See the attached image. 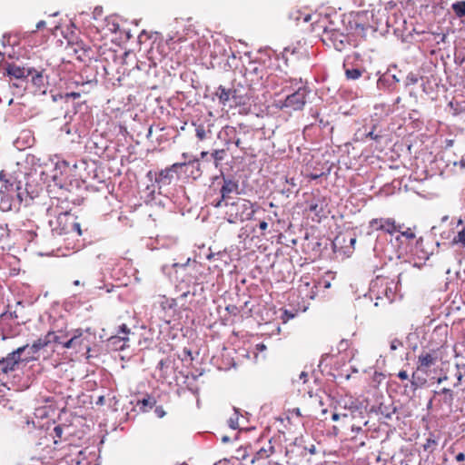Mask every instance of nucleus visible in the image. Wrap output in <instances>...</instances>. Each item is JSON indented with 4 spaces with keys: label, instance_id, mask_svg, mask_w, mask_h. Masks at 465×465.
<instances>
[{
    "label": "nucleus",
    "instance_id": "a878e982",
    "mask_svg": "<svg viewBox=\"0 0 465 465\" xmlns=\"http://www.w3.org/2000/svg\"><path fill=\"white\" fill-rule=\"evenodd\" d=\"M452 9L458 17L465 16V1L454 3L452 5Z\"/></svg>",
    "mask_w": 465,
    "mask_h": 465
},
{
    "label": "nucleus",
    "instance_id": "774afa93",
    "mask_svg": "<svg viewBox=\"0 0 465 465\" xmlns=\"http://www.w3.org/2000/svg\"><path fill=\"white\" fill-rule=\"evenodd\" d=\"M207 155H208V152H203V153H201L202 158H204V157H205V156H207Z\"/></svg>",
    "mask_w": 465,
    "mask_h": 465
},
{
    "label": "nucleus",
    "instance_id": "7c9ffc66",
    "mask_svg": "<svg viewBox=\"0 0 465 465\" xmlns=\"http://www.w3.org/2000/svg\"><path fill=\"white\" fill-rule=\"evenodd\" d=\"M196 137L203 141L206 138V131L203 125L200 124L195 129Z\"/></svg>",
    "mask_w": 465,
    "mask_h": 465
},
{
    "label": "nucleus",
    "instance_id": "864d4df0",
    "mask_svg": "<svg viewBox=\"0 0 465 465\" xmlns=\"http://www.w3.org/2000/svg\"><path fill=\"white\" fill-rule=\"evenodd\" d=\"M339 419H340V414H338V413H333V414H332V416H331V420H332L333 421H337V420H339Z\"/></svg>",
    "mask_w": 465,
    "mask_h": 465
},
{
    "label": "nucleus",
    "instance_id": "2eb2a0df",
    "mask_svg": "<svg viewBox=\"0 0 465 465\" xmlns=\"http://www.w3.org/2000/svg\"><path fill=\"white\" fill-rule=\"evenodd\" d=\"M83 331L80 329H77L74 331L73 336L66 340V341L64 343V348L71 349V348H77L82 345L83 340H82Z\"/></svg>",
    "mask_w": 465,
    "mask_h": 465
},
{
    "label": "nucleus",
    "instance_id": "4468645a",
    "mask_svg": "<svg viewBox=\"0 0 465 465\" xmlns=\"http://www.w3.org/2000/svg\"><path fill=\"white\" fill-rule=\"evenodd\" d=\"M307 206L305 207V211L309 212V213H313L316 217V220L319 222L321 217L323 215V208L322 204L319 203V201H315L310 195L307 198Z\"/></svg>",
    "mask_w": 465,
    "mask_h": 465
},
{
    "label": "nucleus",
    "instance_id": "49530a36",
    "mask_svg": "<svg viewBox=\"0 0 465 465\" xmlns=\"http://www.w3.org/2000/svg\"><path fill=\"white\" fill-rule=\"evenodd\" d=\"M455 460L459 462L465 460V454L463 452H460L456 455Z\"/></svg>",
    "mask_w": 465,
    "mask_h": 465
},
{
    "label": "nucleus",
    "instance_id": "b1692460",
    "mask_svg": "<svg viewBox=\"0 0 465 465\" xmlns=\"http://www.w3.org/2000/svg\"><path fill=\"white\" fill-rule=\"evenodd\" d=\"M451 242L452 244H460L462 248H465V226L457 232Z\"/></svg>",
    "mask_w": 465,
    "mask_h": 465
},
{
    "label": "nucleus",
    "instance_id": "a211bd4d",
    "mask_svg": "<svg viewBox=\"0 0 465 465\" xmlns=\"http://www.w3.org/2000/svg\"><path fill=\"white\" fill-rule=\"evenodd\" d=\"M129 341L127 336H119L114 335L109 339V342L112 346H114L116 350H124L125 348V343Z\"/></svg>",
    "mask_w": 465,
    "mask_h": 465
},
{
    "label": "nucleus",
    "instance_id": "5fc2aeb1",
    "mask_svg": "<svg viewBox=\"0 0 465 465\" xmlns=\"http://www.w3.org/2000/svg\"><path fill=\"white\" fill-rule=\"evenodd\" d=\"M307 372L305 371H302L300 375V379L303 380V381L305 382L306 381V378H307Z\"/></svg>",
    "mask_w": 465,
    "mask_h": 465
},
{
    "label": "nucleus",
    "instance_id": "2f4dec72",
    "mask_svg": "<svg viewBox=\"0 0 465 465\" xmlns=\"http://www.w3.org/2000/svg\"><path fill=\"white\" fill-rule=\"evenodd\" d=\"M32 82L35 85L41 87L44 85V77L41 73H36L32 76Z\"/></svg>",
    "mask_w": 465,
    "mask_h": 465
},
{
    "label": "nucleus",
    "instance_id": "ea45409f",
    "mask_svg": "<svg viewBox=\"0 0 465 465\" xmlns=\"http://www.w3.org/2000/svg\"><path fill=\"white\" fill-rule=\"evenodd\" d=\"M407 83L409 84H415L418 83V77L413 74H410L407 76Z\"/></svg>",
    "mask_w": 465,
    "mask_h": 465
},
{
    "label": "nucleus",
    "instance_id": "c85d7f7f",
    "mask_svg": "<svg viewBox=\"0 0 465 465\" xmlns=\"http://www.w3.org/2000/svg\"><path fill=\"white\" fill-rule=\"evenodd\" d=\"M212 157L214 160L215 165L217 166L221 161H223L225 157V150L220 149V150H214L212 153Z\"/></svg>",
    "mask_w": 465,
    "mask_h": 465
},
{
    "label": "nucleus",
    "instance_id": "de8ad7c7",
    "mask_svg": "<svg viewBox=\"0 0 465 465\" xmlns=\"http://www.w3.org/2000/svg\"><path fill=\"white\" fill-rule=\"evenodd\" d=\"M367 137L372 139V140H378L380 136L378 134H375L373 131H371L367 134Z\"/></svg>",
    "mask_w": 465,
    "mask_h": 465
},
{
    "label": "nucleus",
    "instance_id": "39448f33",
    "mask_svg": "<svg viewBox=\"0 0 465 465\" xmlns=\"http://www.w3.org/2000/svg\"><path fill=\"white\" fill-rule=\"evenodd\" d=\"M32 74L30 68L19 66L14 63L7 64L5 68V74L9 77V81L16 80L12 84L15 87H21V84Z\"/></svg>",
    "mask_w": 465,
    "mask_h": 465
},
{
    "label": "nucleus",
    "instance_id": "79ce46f5",
    "mask_svg": "<svg viewBox=\"0 0 465 465\" xmlns=\"http://www.w3.org/2000/svg\"><path fill=\"white\" fill-rule=\"evenodd\" d=\"M349 347V343H348V341L346 340H341L339 343V346H338V349L339 351H346Z\"/></svg>",
    "mask_w": 465,
    "mask_h": 465
},
{
    "label": "nucleus",
    "instance_id": "6e6552de",
    "mask_svg": "<svg viewBox=\"0 0 465 465\" xmlns=\"http://www.w3.org/2000/svg\"><path fill=\"white\" fill-rule=\"evenodd\" d=\"M294 89L295 91L292 93V110H301L306 103L308 91L302 80L295 83V84L292 83V90Z\"/></svg>",
    "mask_w": 465,
    "mask_h": 465
},
{
    "label": "nucleus",
    "instance_id": "9b49d317",
    "mask_svg": "<svg viewBox=\"0 0 465 465\" xmlns=\"http://www.w3.org/2000/svg\"><path fill=\"white\" fill-rule=\"evenodd\" d=\"M223 184L220 189L221 195L223 198L230 199L231 194L235 193L239 194V183L236 180H233L229 177L222 176Z\"/></svg>",
    "mask_w": 465,
    "mask_h": 465
},
{
    "label": "nucleus",
    "instance_id": "f8f14e48",
    "mask_svg": "<svg viewBox=\"0 0 465 465\" xmlns=\"http://www.w3.org/2000/svg\"><path fill=\"white\" fill-rule=\"evenodd\" d=\"M439 396L440 407H447L449 411L452 410L454 392L450 389L443 388L440 391H434V397Z\"/></svg>",
    "mask_w": 465,
    "mask_h": 465
},
{
    "label": "nucleus",
    "instance_id": "393cba45",
    "mask_svg": "<svg viewBox=\"0 0 465 465\" xmlns=\"http://www.w3.org/2000/svg\"><path fill=\"white\" fill-rule=\"evenodd\" d=\"M363 71L358 68H351L345 70L346 78L349 80L359 79L362 75Z\"/></svg>",
    "mask_w": 465,
    "mask_h": 465
},
{
    "label": "nucleus",
    "instance_id": "20e7f679",
    "mask_svg": "<svg viewBox=\"0 0 465 465\" xmlns=\"http://www.w3.org/2000/svg\"><path fill=\"white\" fill-rule=\"evenodd\" d=\"M189 272L186 275L187 282L189 286L192 284V290H188L187 292H183L182 297H187L188 294H192L193 296L197 295L200 292L203 291V281L202 279L203 272L202 266L196 262H194L189 268Z\"/></svg>",
    "mask_w": 465,
    "mask_h": 465
},
{
    "label": "nucleus",
    "instance_id": "7ed1b4c3",
    "mask_svg": "<svg viewBox=\"0 0 465 465\" xmlns=\"http://www.w3.org/2000/svg\"><path fill=\"white\" fill-rule=\"evenodd\" d=\"M198 165L199 162L197 160L186 163H175L170 167L162 170L155 178V182L161 185H168L172 183L174 173H177L180 171L186 173L190 167L198 169Z\"/></svg>",
    "mask_w": 465,
    "mask_h": 465
},
{
    "label": "nucleus",
    "instance_id": "bb28decb",
    "mask_svg": "<svg viewBox=\"0 0 465 465\" xmlns=\"http://www.w3.org/2000/svg\"><path fill=\"white\" fill-rule=\"evenodd\" d=\"M139 403L141 404L140 409L143 411H146L147 409L153 408V406L155 403V401L152 397L147 396L146 398H143L142 401H140Z\"/></svg>",
    "mask_w": 465,
    "mask_h": 465
},
{
    "label": "nucleus",
    "instance_id": "58836bf2",
    "mask_svg": "<svg viewBox=\"0 0 465 465\" xmlns=\"http://www.w3.org/2000/svg\"><path fill=\"white\" fill-rule=\"evenodd\" d=\"M437 44L445 43L447 35L446 34H434Z\"/></svg>",
    "mask_w": 465,
    "mask_h": 465
},
{
    "label": "nucleus",
    "instance_id": "a18cd8bd",
    "mask_svg": "<svg viewBox=\"0 0 465 465\" xmlns=\"http://www.w3.org/2000/svg\"><path fill=\"white\" fill-rule=\"evenodd\" d=\"M66 97H71V98H74V99H77L80 97V93H76V92H71V93H67L65 94Z\"/></svg>",
    "mask_w": 465,
    "mask_h": 465
},
{
    "label": "nucleus",
    "instance_id": "c9c22d12",
    "mask_svg": "<svg viewBox=\"0 0 465 465\" xmlns=\"http://www.w3.org/2000/svg\"><path fill=\"white\" fill-rule=\"evenodd\" d=\"M226 203H229L228 202V199L226 198H223V195H221V198L219 200H217L215 203H213V205L215 207V208H221L223 207V205L226 206Z\"/></svg>",
    "mask_w": 465,
    "mask_h": 465
},
{
    "label": "nucleus",
    "instance_id": "0e129e2a",
    "mask_svg": "<svg viewBox=\"0 0 465 465\" xmlns=\"http://www.w3.org/2000/svg\"><path fill=\"white\" fill-rule=\"evenodd\" d=\"M25 423H26L27 425H29V424H31V423H32V424H33V426H35V421H34V420H30L29 419H26Z\"/></svg>",
    "mask_w": 465,
    "mask_h": 465
},
{
    "label": "nucleus",
    "instance_id": "6ab92c4d",
    "mask_svg": "<svg viewBox=\"0 0 465 465\" xmlns=\"http://www.w3.org/2000/svg\"><path fill=\"white\" fill-rule=\"evenodd\" d=\"M381 223H383V225H381L382 231L390 234H393L394 232H396V231H401V227L396 226V222L394 219L387 218L384 219V221H382Z\"/></svg>",
    "mask_w": 465,
    "mask_h": 465
},
{
    "label": "nucleus",
    "instance_id": "f704fd0d",
    "mask_svg": "<svg viewBox=\"0 0 465 465\" xmlns=\"http://www.w3.org/2000/svg\"><path fill=\"white\" fill-rule=\"evenodd\" d=\"M401 236H403L408 240H412L415 238V233L411 228H406L405 231L401 232Z\"/></svg>",
    "mask_w": 465,
    "mask_h": 465
},
{
    "label": "nucleus",
    "instance_id": "0eeeda50",
    "mask_svg": "<svg viewBox=\"0 0 465 465\" xmlns=\"http://www.w3.org/2000/svg\"><path fill=\"white\" fill-rule=\"evenodd\" d=\"M315 282L311 276L305 275L301 277L297 286L298 297L301 298L303 302L307 300H312L315 296Z\"/></svg>",
    "mask_w": 465,
    "mask_h": 465
},
{
    "label": "nucleus",
    "instance_id": "680f3d73",
    "mask_svg": "<svg viewBox=\"0 0 465 465\" xmlns=\"http://www.w3.org/2000/svg\"><path fill=\"white\" fill-rule=\"evenodd\" d=\"M311 20V15H306L304 17H303V21L304 22H309Z\"/></svg>",
    "mask_w": 465,
    "mask_h": 465
},
{
    "label": "nucleus",
    "instance_id": "f3484780",
    "mask_svg": "<svg viewBox=\"0 0 465 465\" xmlns=\"http://www.w3.org/2000/svg\"><path fill=\"white\" fill-rule=\"evenodd\" d=\"M233 89H226L223 85H220L215 93L218 96L219 101L222 104L225 105L227 102L231 101V96Z\"/></svg>",
    "mask_w": 465,
    "mask_h": 465
},
{
    "label": "nucleus",
    "instance_id": "c03bdc74",
    "mask_svg": "<svg viewBox=\"0 0 465 465\" xmlns=\"http://www.w3.org/2000/svg\"><path fill=\"white\" fill-rule=\"evenodd\" d=\"M398 377L401 379V380H407L409 378V375L407 373L406 371H399L398 373Z\"/></svg>",
    "mask_w": 465,
    "mask_h": 465
},
{
    "label": "nucleus",
    "instance_id": "423d86ee",
    "mask_svg": "<svg viewBox=\"0 0 465 465\" xmlns=\"http://www.w3.org/2000/svg\"><path fill=\"white\" fill-rule=\"evenodd\" d=\"M28 345L17 348L7 354L6 357L0 359V371L8 373L15 370L18 363L22 361V354L27 351Z\"/></svg>",
    "mask_w": 465,
    "mask_h": 465
},
{
    "label": "nucleus",
    "instance_id": "5701e85b",
    "mask_svg": "<svg viewBox=\"0 0 465 465\" xmlns=\"http://www.w3.org/2000/svg\"><path fill=\"white\" fill-rule=\"evenodd\" d=\"M0 209L8 212L13 209V200L9 195H3L0 200Z\"/></svg>",
    "mask_w": 465,
    "mask_h": 465
},
{
    "label": "nucleus",
    "instance_id": "338daca9",
    "mask_svg": "<svg viewBox=\"0 0 465 465\" xmlns=\"http://www.w3.org/2000/svg\"><path fill=\"white\" fill-rule=\"evenodd\" d=\"M462 379V375L461 373H459L458 376H457V380H458V382H460Z\"/></svg>",
    "mask_w": 465,
    "mask_h": 465
},
{
    "label": "nucleus",
    "instance_id": "412c9836",
    "mask_svg": "<svg viewBox=\"0 0 465 465\" xmlns=\"http://www.w3.org/2000/svg\"><path fill=\"white\" fill-rule=\"evenodd\" d=\"M395 407L392 405H385L383 403H381L377 410V412L386 419H391V416L395 413Z\"/></svg>",
    "mask_w": 465,
    "mask_h": 465
},
{
    "label": "nucleus",
    "instance_id": "6e6d98bb",
    "mask_svg": "<svg viewBox=\"0 0 465 465\" xmlns=\"http://www.w3.org/2000/svg\"><path fill=\"white\" fill-rule=\"evenodd\" d=\"M284 316L286 317V319H284V322H286L291 318V313L287 310H285Z\"/></svg>",
    "mask_w": 465,
    "mask_h": 465
},
{
    "label": "nucleus",
    "instance_id": "8fccbe9b",
    "mask_svg": "<svg viewBox=\"0 0 465 465\" xmlns=\"http://www.w3.org/2000/svg\"><path fill=\"white\" fill-rule=\"evenodd\" d=\"M54 430L55 435L57 437H61L62 436L63 429L60 426L54 427Z\"/></svg>",
    "mask_w": 465,
    "mask_h": 465
},
{
    "label": "nucleus",
    "instance_id": "a19ab883",
    "mask_svg": "<svg viewBox=\"0 0 465 465\" xmlns=\"http://www.w3.org/2000/svg\"><path fill=\"white\" fill-rule=\"evenodd\" d=\"M119 333L124 334V336L128 337V334L130 333V329L127 327L126 324H122L119 327Z\"/></svg>",
    "mask_w": 465,
    "mask_h": 465
},
{
    "label": "nucleus",
    "instance_id": "f257e3e1",
    "mask_svg": "<svg viewBox=\"0 0 465 465\" xmlns=\"http://www.w3.org/2000/svg\"><path fill=\"white\" fill-rule=\"evenodd\" d=\"M76 220V216L69 212L59 213L49 222L53 236H81V225Z\"/></svg>",
    "mask_w": 465,
    "mask_h": 465
},
{
    "label": "nucleus",
    "instance_id": "dca6fc26",
    "mask_svg": "<svg viewBox=\"0 0 465 465\" xmlns=\"http://www.w3.org/2000/svg\"><path fill=\"white\" fill-rule=\"evenodd\" d=\"M48 345H49V341H47V334L43 338H39L32 344L31 347L28 346V348H27L28 353H27L26 357L25 358V361H27L28 359H30L32 357L31 354L37 352L38 351H40L41 349H43Z\"/></svg>",
    "mask_w": 465,
    "mask_h": 465
},
{
    "label": "nucleus",
    "instance_id": "c756f323",
    "mask_svg": "<svg viewBox=\"0 0 465 465\" xmlns=\"http://www.w3.org/2000/svg\"><path fill=\"white\" fill-rule=\"evenodd\" d=\"M272 447H271V446L269 447L268 450L262 448L261 450H259L256 452L254 459L259 460H265V459L269 458L271 455V452H272Z\"/></svg>",
    "mask_w": 465,
    "mask_h": 465
},
{
    "label": "nucleus",
    "instance_id": "37998d69",
    "mask_svg": "<svg viewBox=\"0 0 465 465\" xmlns=\"http://www.w3.org/2000/svg\"><path fill=\"white\" fill-rule=\"evenodd\" d=\"M154 412L159 418H163L165 415V411L162 407H156Z\"/></svg>",
    "mask_w": 465,
    "mask_h": 465
},
{
    "label": "nucleus",
    "instance_id": "603ef678",
    "mask_svg": "<svg viewBox=\"0 0 465 465\" xmlns=\"http://www.w3.org/2000/svg\"><path fill=\"white\" fill-rule=\"evenodd\" d=\"M435 443H436V441L434 440L428 439L427 443L424 445V448L427 449L430 446V444H435Z\"/></svg>",
    "mask_w": 465,
    "mask_h": 465
},
{
    "label": "nucleus",
    "instance_id": "aec40b11",
    "mask_svg": "<svg viewBox=\"0 0 465 465\" xmlns=\"http://www.w3.org/2000/svg\"><path fill=\"white\" fill-rule=\"evenodd\" d=\"M231 100L233 102L234 105L237 106L245 105L248 103L249 98L245 94H240L237 89H233Z\"/></svg>",
    "mask_w": 465,
    "mask_h": 465
},
{
    "label": "nucleus",
    "instance_id": "1a4fd4ad",
    "mask_svg": "<svg viewBox=\"0 0 465 465\" xmlns=\"http://www.w3.org/2000/svg\"><path fill=\"white\" fill-rule=\"evenodd\" d=\"M292 444L296 448L299 455L302 456L307 452L311 454L315 452V446L312 442V437L308 433H305V435L302 434L301 437H296Z\"/></svg>",
    "mask_w": 465,
    "mask_h": 465
},
{
    "label": "nucleus",
    "instance_id": "72a5a7b5",
    "mask_svg": "<svg viewBox=\"0 0 465 465\" xmlns=\"http://www.w3.org/2000/svg\"><path fill=\"white\" fill-rule=\"evenodd\" d=\"M411 386L413 387V390H416L419 387H421L422 385H424L425 382H426V380L425 379H420V382H417V381H416V373H413L412 374V380H411Z\"/></svg>",
    "mask_w": 465,
    "mask_h": 465
},
{
    "label": "nucleus",
    "instance_id": "3c124183",
    "mask_svg": "<svg viewBox=\"0 0 465 465\" xmlns=\"http://www.w3.org/2000/svg\"><path fill=\"white\" fill-rule=\"evenodd\" d=\"M45 26V22L44 20L39 21L36 24V30H40Z\"/></svg>",
    "mask_w": 465,
    "mask_h": 465
},
{
    "label": "nucleus",
    "instance_id": "052dcab7",
    "mask_svg": "<svg viewBox=\"0 0 465 465\" xmlns=\"http://www.w3.org/2000/svg\"><path fill=\"white\" fill-rule=\"evenodd\" d=\"M396 226H400L401 227V231H396L397 232H400L401 234V232L405 231L403 224H397L396 223Z\"/></svg>",
    "mask_w": 465,
    "mask_h": 465
},
{
    "label": "nucleus",
    "instance_id": "4be33fe9",
    "mask_svg": "<svg viewBox=\"0 0 465 465\" xmlns=\"http://www.w3.org/2000/svg\"><path fill=\"white\" fill-rule=\"evenodd\" d=\"M65 336L66 335L64 333L57 334L54 331H49L47 333V341H49V344L57 343L62 344L64 346V343L66 341L64 340Z\"/></svg>",
    "mask_w": 465,
    "mask_h": 465
},
{
    "label": "nucleus",
    "instance_id": "cd10ccee",
    "mask_svg": "<svg viewBox=\"0 0 465 465\" xmlns=\"http://www.w3.org/2000/svg\"><path fill=\"white\" fill-rule=\"evenodd\" d=\"M233 411L234 414L232 417H230L228 424L230 428H232V430H236L239 428V410L233 408Z\"/></svg>",
    "mask_w": 465,
    "mask_h": 465
},
{
    "label": "nucleus",
    "instance_id": "13d9d810",
    "mask_svg": "<svg viewBox=\"0 0 465 465\" xmlns=\"http://www.w3.org/2000/svg\"><path fill=\"white\" fill-rule=\"evenodd\" d=\"M448 379L447 376L440 377L437 381L438 383H441L442 381H446Z\"/></svg>",
    "mask_w": 465,
    "mask_h": 465
},
{
    "label": "nucleus",
    "instance_id": "4d7b16f0",
    "mask_svg": "<svg viewBox=\"0 0 465 465\" xmlns=\"http://www.w3.org/2000/svg\"><path fill=\"white\" fill-rule=\"evenodd\" d=\"M256 347L259 351H263L266 349L265 345L262 343L257 344Z\"/></svg>",
    "mask_w": 465,
    "mask_h": 465
},
{
    "label": "nucleus",
    "instance_id": "9d476101",
    "mask_svg": "<svg viewBox=\"0 0 465 465\" xmlns=\"http://www.w3.org/2000/svg\"><path fill=\"white\" fill-rule=\"evenodd\" d=\"M438 356L435 351H422L418 357L419 371L426 372L431 366L435 365Z\"/></svg>",
    "mask_w": 465,
    "mask_h": 465
},
{
    "label": "nucleus",
    "instance_id": "ddd939ff",
    "mask_svg": "<svg viewBox=\"0 0 465 465\" xmlns=\"http://www.w3.org/2000/svg\"><path fill=\"white\" fill-rule=\"evenodd\" d=\"M325 35L336 50L341 51L345 48L347 42V36L335 30L330 32L326 31Z\"/></svg>",
    "mask_w": 465,
    "mask_h": 465
},
{
    "label": "nucleus",
    "instance_id": "bf43d9fd",
    "mask_svg": "<svg viewBox=\"0 0 465 465\" xmlns=\"http://www.w3.org/2000/svg\"><path fill=\"white\" fill-rule=\"evenodd\" d=\"M229 440H230V438H229L228 436H223V437H222V441H223V443H226V442H228Z\"/></svg>",
    "mask_w": 465,
    "mask_h": 465
},
{
    "label": "nucleus",
    "instance_id": "e433bc0d",
    "mask_svg": "<svg viewBox=\"0 0 465 465\" xmlns=\"http://www.w3.org/2000/svg\"><path fill=\"white\" fill-rule=\"evenodd\" d=\"M402 345L403 344L400 340L394 339L391 341L390 348L391 351H396L399 347H401Z\"/></svg>",
    "mask_w": 465,
    "mask_h": 465
},
{
    "label": "nucleus",
    "instance_id": "69168bd1",
    "mask_svg": "<svg viewBox=\"0 0 465 465\" xmlns=\"http://www.w3.org/2000/svg\"><path fill=\"white\" fill-rule=\"evenodd\" d=\"M234 143H235V145H236L237 147H240V145H241V140H240V139H237V140L234 142Z\"/></svg>",
    "mask_w": 465,
    "mask_h": 465
},
{
    "label": "nucleus",
    "instance_id": "4c0bfd02",
    "mask_svg": "<svg viewBox=\"0 0 465 465\" xmlns=\"http://www.w3.org/2000/svg\"><path fill=\"white\" fill-rule=\"evenodd\" d=\"M185 173H190L193 178H196L200 175L201 172H200V164L198 165V169L197 168H188V171Z\"/></svg>",
    "mask_w": 465,
    "mask_h": 465
},
{
    "label": "nucleus",
    "instance_id": "e2e57ef3",
    "mask_svg": "<svg viewBox=\"0 0 465 465\" xmlns=\"http://www.w3.org/2000/svg\"><path fill=\"white\" fill-rule=\"evenodd\" d=\"M292 412H295L297 416L302 415L299 409L292 410Z\"/></svg>",
    "mask_w": 465,
    "mask_h": 465
},
{
    "label": "nucleus",
    "instance_id": "f03ea898",
    "mask_svg": "<svg viewBox=\"0 0 465 465\" xmlns=\"http://www.w3.org/2000/svg\"><path fill=\"white\" fill-rule=\"evenodd\" d=\"M226 207L225 218L229 223L251 220L255 213L253 203L242 198L232 203H226Z\"/></svg>",
    "mask_w": 465,
    "mask_h": 465
},
{
    "label": "nucleus",
    "instance_id": "09e8293b",
    "mask_svg": "<svg viewBox=\"0 0 465 465\" xmlns=\"http://www.w3.org/2000/svg\"><path fill=\"white\" fill-rule=\"evenodd\" d=\"M259 228L262 230V231H265L267 228H268V223L265 222V221H262L260 223H259Z\"/></svg>",
    "mask_w": 465,
    "mask_h": 465
},
{
    "label": "nucleus",
    "instance_id": "473e14b6",
    "mask_svg": "<svg viewBox=\"0 0 465 465\" xmlns=\"http://www.w3.org/2000/svg\"><path fill=\"white\" fill-rule=\"evenodd\" d=\"M382 221H384L383 218H381V219H372L371 222H370V225L371 227L376 229V230H381L382 231V227L381 225H383V223H381Z\"/></svg>",
    "mask_w": 465,
    "mask_h": 465
}]
</instances>
